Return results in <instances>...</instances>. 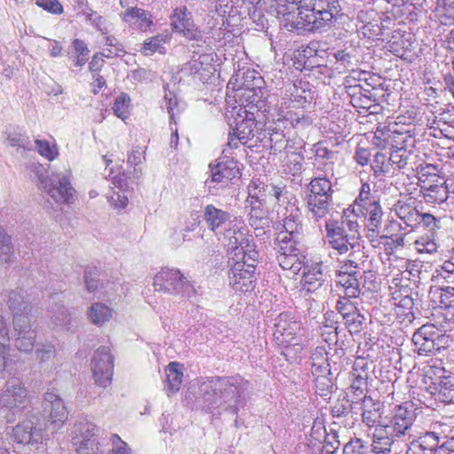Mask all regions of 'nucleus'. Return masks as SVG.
Returning <instances> with one entry per match:
<instances>
[{"instance_id": "nucleus-1", "label": "nucleus", "mask_w": 454, "mask_h": 454, "mask_svg": "<svg viewBox=\"0 0 454 454\" xmlns=\"http://www.w3.org/2000/svg\"><path fill=\"white\" fill-rule=\"evenodd\" d=\"M255 8L267 12H276L283 17L289 30L304 29L324 32L333 27L342 16L340 0H300L293 6L281 4L278 0H255Z\"/></svg>"}, {"instance_id": "nucleus-2", "label": "nucleus", "mask_w": 454, "mask_h": 454, "mask_svg": "<svg viewBox=\"0 0 454 454\" xmlns=\"http://www.w3.org/2000/svg\"><path fill=\"white\" fill-rule=\"evenodd\" d=\"M249 382L240 377H213L200 385L203 408L214 415H235L243 403Z\"/></svg>"}, {"instance_id": "nucleus-3", "label": "nucleus", "mask_w": 454, "mask_h": 454, "mask_svg": "<svg viewBox=\"0 0 454 454\" xmlns=\"http://www.w3.org/2000/svg\"><path fill=\"white\" fill-rule=\"evenodd\" d=\"M29 403L28 390L19 378L8 379L0 389V412L7 423H13Z\"/></svg>"}, {"instance_id": "nucleus-4", "label": "nucleus", "mask_w": 454, "mask_h": 454, "mask_svg": "<svg viewBox=\"0 0 454 454\" xmlns=\"http://www.w3.org/2000/svg\"><path fill=\"white\" fill-rule=\"evenodd\" d=\"M223 236L231 260L245 259L252 254L259 255L254 239L248 234L246 224L237 217H233L230 226L224 228Z\"/></svg>"}, {"instance_id": "nucleus-5", "label": "nucleus", "mask_w": 454, "mask_h": 454, "mask_svg": "<svg viewBox=\"0 0 454 454\" xmlns=\"http://www.w3.org/2000/svg\"><path fill=\"white\" fill-rule=\"evenodd\" d=\"M273 327L274 340L278 346L285 347L287 350L293 348L295 353L302 350L305 329L292 314L280 313L274 319Z\"/></svg>"}, {"instance_id": "nucleus-6", "label": "nucleus", "mask_w": 454, "mask_h": 454, "mask_svg": "<svg viewBox=\"0 0 454 454\" xmlns=\"http://www.w3.org/2000/svg\"><path fill=\"white\" fill-rule=\"evenodd\" d=\"M259 255L248 254L245 259L231 260L229 270L230 286L236 292L247 293L255 286V268Z\"/></svg>"}, {"instance_id": "nucleus-7", "label": "nucleus", "mask_w": 454, "mask_h": 454, "mask_svg": "<svg viewBox=\"0 0 454 454\" xmlns=\"http://www.w3.org/2000/svg\"><path fill=\"white\" fill-rule=\"evenodd\" d=\"M416 419L415 409L411 403L406 402L394 408L392 416L385 418L380 424L398 440L411 437L412 426Z\"/></svg>"}, {"instance_id": "nucleus-8", "label": "nucleus", "mask_w": 454, "mask_h": 454, "mask_svg": "<svg viewBox=\"0 0 454 454\" xmlns=\"http://www.w3.org/2000/svg\"><path fill=\"white\" fill-rule=\"evenodd\" d=\"M170 20L175 33L182 35L187 40L196 42L198 46L205 43L202 32L195 25L192 14L186 6L176 7L170 15Z\"/></svg>"}, {"instance_id": "nucleus-9", "label": "nucleus", "mask_w": 454, "mask_h": 454, "mask_svg": "<svg viewBox=\"0 0 454 454\" xmlns=\"http://www.w3.org/2000/svg\"><path fill=\"white\" fill-rule=\"evenodd\" d=\"M12 437L17 443L35 446L42 443L46 434L39 418L31 415L13 427Z\"/></svg>"}, {"instance_id": "nucleus-10", "label": "nucleus", "mask_w": 454, "mask_h": 454, "mask_svg": "<svg viewBox=\"0 0 454 454\" xmlns=\"http://www.w3.org/2000/svg\"><path fill=\"white\" fill-rule=\"evenodd\" d=\"M43 192L57 204H73L75 200V190L70 182V172L56 174L45 183Z\"/></svg>"}, {"instance_id": "nucleus-11", "label": "nucleus", "mask_w": 454, "mask_h": 454, "mask_svg": "<svg viewBox=\"0 0 454 454\" xmlns=\"http://www.w3.org/2000/svg\"><path fill=\"white\" fill-rule=\"evenodd\" d=\"M326 243L339 254H348V257H353L360 253V245L354 242L343 233V230L340 229L339 222L329 219L325 222Z\"/></svg>"}, {"instance_id": "nucleus-12", "label": "nucleus", "mask_w": 454, "mask_h": 454, "mask_svg": "<svg viewBox=\"0 0 454 454\" xmlns=\"http://www.w3.org/2000/svg\"><path fill=\"white\" fill-rule=\"evenodd\" d=\"M91 369L95 383L101 387H107L112 381L114 371V357L108 347H99L93 354Z\"/></svg>"}, {"instance_id": "nucleus-13", "label": "nucleus", "mask_w": 454, "mask_h": 454, "mask_svg": "<svg viewBox=\"0 0 454 454\" xmlns=\"http://www.w3.org/2000/svg\"><path fill=\"white\" fill-rule=\"evenodd\" d=\"M44 411H49V421L51 432L59 430L67 419V411L63 401L52 392H47L43 401Z\"/></svg>"}, {"instance_id": "nucleus-14", "label": "nucleus", "mask_w": 454, "mask_h": 454, "mask_svg": "<svg viewBox=\"0 0 454 454\" xmlns=\"http://www.w3.org/2000/svg\"><path fill=\"white\" fill-rule=\"evenodd\" d=\"M16 334L15 347L22 352H30L35 341V331L32 328L30 317H16L13 319Z\"/></svg>"}, {"instance_id": "nucleus-15", "label": "nucleus", "mask_w": 454, "mask_h": 454, "mask_svg": "<svg viewBox=\"0 0 454 454\" xmlns=\"http://www.w3.org/2000/svg\"><path fill=\"white\" fill-rule=\"evenodd\" d=\"M184 277L179 270L162 268L153 278V287L155 291L176 296Z\"/></svg>"}, {"instance_id": "nucleus-16", "label": "nucleus", "mask_w": 454, "mask_h": 454, "mask_svg": "<svg viewBox=\"0 0 454 454\" xmlns=\"http://www.w3.org/2000/svg\"><path fill=\"white\" fill-rule=\"evenodd\" d=\"M314 153V166L323 175L334 176L333 168L337 160V152L328 149L323 142L313 145L311 149Z\"/></svg>"}, {"instance_id": "nucleus-17", "label": "nucleus", "mask_w": 454, "mask_h": 454, "mask_svg": "<svg viewBox=\"0 0 454 454\" xmlns=\"http://www.w3.org/2000/svg\"><path fill=\"white\" fill-rule=\"evenodd\" d=\"M203 217L207 228L215 234L223 233L224 228H228L232 220L230 213L217 208L212 204L205 207Z\"/></svg>"}, {"instance_id": "nucleus-18", "label": "nucleus", "mask_w": 454, "mask_h": 454, "mask_svg": "<svg viewBox=\"0 0 454 454\" xmlns=\"http://www.w3.org/2000/svg\"><path fill=\"white\" fill-rule=\"evenodd\" d=\"M248 196L260 203L269 199L280 200L283 189L272 184H265L260 178H253L247 187Z\"/></svg>"}, {"instance_id": "nucleus-19", "label": "nucleus", "mask_w": 454, "mask_h": 454, "mask_svg": "<svg viewBox=\"0 0 454 454\" xmlns=\"http://www.w3.org/2000/svg\"><path fill=\"white\" fill-rule=\"evenodd\" d=\"M99 428L89 421L86 418L81 417L74 423L71 430V437L74 445L83 443L88 440H99L98 438Z\"/></svg>"}, {"instance_id": "nucleus-20", "label": "nucleus", "mask_w": 454, "mask_h": 454, "mask_svg": "<svg viewBox=\"0 0 454 454\" xmlns=\"http://www.w3.org/2000/svg\"><path fill=\"white\" fill-rule=\"evenodd\" d=\"M325 281L322 270V262L305 263L302 273V287L308 293H312L322 286Z\"/></svg>"}, {"instance_id": "nucleus-21", "label": "nucleus", "mask_w": 454, "mask_h": 454, "mask_svg": "<svg viewBox=\"0 0 454 454\" xmlns=\"http://www.w3.org/2000/svg\"><path fill=\"white\" fill-rule=\"evenodd\" d=\"M359 404L363 410V422L367 427L376 428L378 425L384 423V419H381L382 404L380 402H374L372 397L364 395Z\"/></svg>"}, {"instance_id": "nucleus-22", "label": "nucleus", "mask_w": 454, "mask_h": 454, "mask_svg": "<svg viewBox=\"0 0 454 454\" xmlns=\"http://www.w3.org/2000/svg\"><path fill=\"white\" fill-rule=\"evenodd\" d=\"M7 304L13 314V319L16 317H29L31 301L23 289L16 288L10 291Z\"/></svg>"}, {"instance_id": "nucleus-23", "label": "nucleus", "mask_w": 454, "mask_h": 454, "mask_svg": "<svg viewBox=\"0 0 454 454\" xmlns=\"http://www.w3.org/2000/svg\"><path fill=\"white\" fill-rule=\"evenodd\" d=\"M367 364L363 358H357L353 365L351 378L352 382L349 387V391L353 394L354 398L359 402L358 397L363 395L364 390L367 386Z\"/></svg>"}, {"instance_id": "nucleus-24", "label": "nucleus", "mask_w": 454, "mask_h": 454, "mask_svg": "<svg viewBox=\"0 0 454 454\" xmlns=\"http://www.w3.org/2000/svg\"><path fill=\"white\" fill-rule=\"evenodd\" d=\"M62 294H53L51 295V306L49 311L51 319L54 325L69 329L72 317L67 309L62 303Z\"/></svg>"}, {"instance_id": "nucleus-25", "label": "nucleus", "mask_w": 454, "mask_h": 454, "mask_svg": "<svg viewBox=\"0 0 454 454\" xmlns=\"http://www.w3.org/2000/svg\"><path fill=\"white\" fill-rule=\"evenodd\" d=\"M398 441L392 434L382 426L378 425L372 434V442L370 445V451L374 454H389L395 442Z\"/></svg>"}, {"instance_id": "nucleus-26", "label": "nucleus", "mask_w": 454, "mask_h": 454, "mask_svg": "<svg viewBox=\"0 0 454 454\" xmlns=\"http://www.w3.org/2000/svg\"><path fill=\"white\" fill-rule=\"evenodd\" d=\"M122 20L129 26L146 31L153 25L152 15L149 12L137 8L130 7L120 14Z\"/></svg>"}, {"instance_id": "nucleus-27", "label": "nucleus", "mask_w": 454, "mask_h": 454, "mask_svg": "<svg viewBox=\"0 0 454 454\" xmlns=\"http://www.w3.org/2000/svg\"><path fill=\"white\" fill-rule=\"evenodd\" d=\"M359 212L366 218L368 237L372 239L376 238L380 233L383 215L380 202H372L370 206L360 209Z\"/></svg>"}, {"instance_id": "nucleus-28", "label": "nucleus", "mask_w": 454, "mask_h": 454, "mask_svg": "<svg viewBox=\"0 0 454 454\" xmlns=\"http://www.w3.org/2000/svg\"><path fill=\"white\" fill-rule=\"evenodd\" d=\"M331 175L317 174L309 184L308 196L333 200L334 192L333 189Z\"/></svg>"}, {"instance_id": "nucleus-29", "label": "nucleus", "mask_w": 454, "mask_h": 454, "mask_svg": "<svg viewBox=\"0 0 454 454\" xmlns=\"http://www.w3.org/2000/svg\"><path fill=\"white\" fill-rule=\"evenodd\" d=\"M420 192L423 194V198L427 203L429 204H441L448 200V190L444 182L433 184H422L420 187Z\"/></svg>"}, {"instance_id": "nucleus-30", "label": "nucleus", "mask_w": 454, "mask_h": 454, "mask_svg": "<svg viewBox=\"0 0 454 454\" xmlns=\"http://www.w3.org/2000/svg\"><path fill=\"white\" fill-rule=\"evenodd\" d=\"M306 256L298 250L297 253L278 254L277 260L284 270H289L293 276L297 275L305 264Z\"/></svg>"}, {"instance_id": "nucleus-31", "label": "nucleus", "mask_w": 454, "mask_h": 454, "mask_svg": "<svg viewBox=\"0 0 454 454\" xmlns=\"http://www.w3.org/2000/svg\"><path fill=\"white\" fill-rule=\"evenodd\" d=\"M333 200L325 198H317L312 196L306 197V204L309 216L314 221H319L325 218L330 211V205Z\"/></svg>"}, {"instance_id": "nucleus-32", "label": "nucleus", "mask_w": 454, "mask_h": 454, "mask_svg": "<svg viewBox=\"0 0 454 454\" xmlns=\"http://www.w3.org/2000/svg\"><path fill=\"white\" fill-rule=\"evenodd\" d=\"M285 210L286 213L283 218L284 231L281 232H286V234L300 238L302 230L300 210L294 206L290 209L286 207Z\"/></svg>"}, {"instance_id": "nucleus-33", "label": "nucleus", "mask_w": 454, "mask_h": 454, "mask_svg": "<svg viewBox=\"0 0 454 454\" xmlns=\"http://www.w3.org/2000/svg\"><path fill=\"white\" fill-rule=\"evenodd\" d=\"M256 124L254 114L246 111L245 118L238 122L236 129H233L240 144L247 145L255 136Z\"/></svg>"}, {"instance_id": "nucleus-34", "label": "nucleus", "mask_w": 454, "mask_h": 454, "mask_svg": "<svg viewBox=\"0 0 454 454\" xmlns=\"http://www.w3.org/2000/svg\"><path fill=\"white\" fill-rule=\"evenodd\" d=\"M336 285L342 290V295L356 298L361 294L358 277L356 275H336Z\"/></svg>"}, {"instance_id": "nucleus-35", "label": "nucleus", "mask_w": 454, "mask_h": 454, "mask_svg": "<svg viewBox=\"0 0 454 454\" xmlns=\"http://www.w3.org/2000/svg\"><path fill=\"white\" fill-rule=\"evenodd\" d=\"M434 18L443 26L454 24V0H437L434 11Z\"/></svg>"}, {"instance_id": "nucleus-36", "label": "nucleus", "mask_w": 454, "mask_h": 454, "mask_svg": "<svg viewBox=\"0 0 454 454\" xmlns=\"http://www.w3.org/2000/svg\"><path fill=\"white\" fill-rule=\"evenodd\" d=\"M299 237H294L286 232H278L275 239L274 249L277 254L297 253L300 250L297 247Z\"/></svg>"}, {"instance_id": "nucleus-37", "label": "nucleus", "mask_w": 454, "mask_h": 454, "mask_svg": "<svg viewBox=\"0 0 454 454\" xmlns=\"http://www.w3.org/2000/svg\"><path fill=\"white\" fill-rule=\"evenodd\" d=\"M395 211L396 215L403 221V223L410 227L418 225L419 211L411 204L398 201L395 205Z\"/></svg>"}, {"instance_id": "nucleus-38", "label": "nucleus", "mask_w": 454, "mask_h": 454, "mask_svg": "<svg viewBox=\"0 0 454 454\" xmlns=\"http://www.w3.org/2000/svg\"><path fill=\"white\" fill-rule=\"evenodd\" d=\"M435 400L442 403H454V374L443 376L437 391L434 393Z\"/></svg>"}, {"instance_id": "nucleus-39", "label": "nucleus", "mask_w": 454, "mask_h": 454, "mask_svg": "<svg viewBox=\"0 0 454 454\" xmlns=\"http://www.w3.org/2000/svg\"><path fill=\"white\" fill-rule=\"evenodd\" d=\"M88 317L93 325L101 326L113 317V310L101 302H96L90 307Z\"/></svg>"}, {"instance_id": "nucleus-40", "label": "nucleus", "mask_w": 454, "mask_h": 454, "mask_svg": "<svg viewBox=\"0 0 454 454\" xmlns=\"http://www.w3.org/2000/svg\"><path fill=\"white\" fill-rule=\"evenodd\" d=\"M428 327H419L412 335V343L416 348L417 353L419 356H429L434 353V351L440 349L439 342H423V339L420 338L421 334H427L426 332Z\"/></svg>"}, {"instance_id": "nucleus-41", "label": "nucleus", "mask_w": 454, "mask_h": 454, "mask_svg": "<svg viewBox=\"0 0 454 454\" xmlns=\"http://www.w3.org/2000/svg\"><path fill=\"white\" fill-rule=\"evenodd\" d=\"M180 364L176 362H171L166 369V380L168 383V395L176 393L183 381V372Z\"/></svg>"}, {"instance_id": "nucleus-42", "label": "nucleus", "mask_w": 454, "mask_h": 454, "mask_svg": "<svg viewBox=\"0 0 454 454\" xmlns=\"http://www.w3.org/2000/svg\"><path fill=\"white\" fill-rule=\"evenodd\" d=\"M360 403L356 398H349L347 393L342 398H339L334 405L332 407V414L333 417H346L352 412L355 405Z\"/></svg>"}, {"instance_id": "nucleus-43", "label": "nucleus", "mask_w": 454, "mask_h": 454, "mask_svg": "<svg viewBox=\"0 0 454 454\" xmlns=\"http://www.w3.org/2000/svg\"><path fill=\"white\" fill-rule=\"evenodd\" d=\"M446 435L438 433L436 430L427 432L424 435L415 440L422 448L427 449V451L432 454L441 445L442 439H445Z\"/></svg>"}, {"instance_id": "nucleus-44", "label": "nucleus", "mask_w": 454, "mask_h": 454, "mask_svg": "<svg viewBox=\"0 0 454 454\" xmlns=\"http://www.w3.org/2000/svg\"><path fill=\"white\" fill-rule=\"evenodd\" d=\"M286 153V155L283 160L284 171L294 176L301 174L303 166V156L300 153H290V151Z\"/></svg>"}, {"instance_id": "nucleus-45", "label": "nucleus", "mask_w": 454, "mask_h": 454, "mask_svg": "<svg viewBox=\"0 0 454 454\" xmlns=\"http://www.w3.org/2000/svg\"><path fill=\"white\" fill-rule=\"evenodd\" d=\"M164 107L167 109L170 121L176 123V116L184 109V104L180 102L176 94L172 91H168L164 96Z\"/></svg>"}, {"instance_id": "nucleus-46", "label": "nucleus", "mask_w": 454, "mask_h": 454, "mask_svg": "<svg viewBox=\"0 0 454 454\" xmlns=\"http://www.w3.org/2000/svg\"><path fill=\"white\" fill-rule=\"evenodd\" d=\"M411 153L403 147H397L391 152L389 155V164L391 166L393 175L395 170L403 169L408 165Z\"/></svg>"}, {"instance_id": "nucleus-47", "label": "nucleus", "mask_w": 454, "mask_h": 454, "mask_svg": "<svg viewBox=\"0 0 454 454\" xmlns=\"http://www.w3.org/2000/svg\"><path fill=\"white\" fill-rule=\"evenodd\" d=\"M7 142L10 146L16 148L17 152L30 151L33 149V143L29 137L20 132H10L7 137Z\"/></svg>"}, {"instance_id": "nucleus-48", "label": "nucleus", "mask_w": 454, "mask_h": 454, "mask_svg": "<svg viewBox=\"0 0 454 454\" xmlns=\"http://www.w3.org/2000/svg\"><path fill=\"white\" fill-rule=\"evenodd\" d=\"M389 157H387L382 153H377L374 155L372 168L376 176L393 175V171L390 166Z\"/></svg>"}, {"instance_id": "nucleus-49", "label": "nucleus", "mask_w": 454, "mask_h": 454, "mask_svg": "<svg viewBox=\"0 0 454 454\" xmlns=\"http://www.w3.org/2000/svg\"><path fill=\"white\" fill-rule=\"evenodd\" d=\"M167 39L168 36L164 35H158L147 39L143 45V54L148 56L156 51L162 52L163 44L167 42Z\"/></svg>"}, {"instance_id": "nucleus-50", "label": "nucleus", "mask_w": 454, "mask_h": 454, "mask_svg": "<svg viewBox=\"0 0 454 454\" xmlns=\"http://www.w3.org/2000/svg\"><path fill=\"white\" fill-rule=\"evenodd\" d=\"M370 445L361 438H352L344 445L343 454H369Z\"/></svg>"}, {"instance_id": "nucleus-51", "label": "nucleus", "mask_w": 454, "mask_h": 454, "mask_svg": "<svg viewBox=\"0 0 454 454\" xmlns=\"http://www.w3.org/2000/svg\"><path fill=\"white\" fill-rule=\"evenodd\" d=\"M129 103L130 98L127 94L121 93L118 96L113 106L114 114L123 121L126 120L129 114Z\"/></svg>"}, {"instance_id": "nucleus-52", "label": "nucleus", "mask_w": 454, "mask_h": 454, "mask_svg": "<svg viewBox=\"0 0 454 454\" xmlns=\"http://www.w3.org/2000/svg\"><path fill=\"white\" fill-rule=\"evenodd\" d=\"M346 327L351 334L358 333L363 329L364 317L358 309L343 318Z\"/></svg>"}, {"instance_id": "nucleus-53", "label": "nucleus", "mask_w": 454, "mask_h": 454, "mask_svg": "<svg viewBox=\"0 0 454 454\" xmlns=\"http://www.w3.org/2000/svg\"><path fill=\"white\" fill-rule=\"evenodd\" d=\"M199 291L200 287H196L193 284L187 280L185 277H184L180 285V288L176 296L190 300L192 302H197L198 295L200 294Z\"/></svg>"}, {"instance_id": "nucleus-54", "label": "nucleus", "mask_w": 454, "mask_h": 454, "mask_svg": "<svg viewBox=\"0 0 454 454\" xmlns=\"http://www.w3.org/2000/svg\"><path fill=\"white\" fill-rule=\"evenodd\" d=\"M340 229H342L343 233H347V236L354 242H357L360 238L359 224L356 219H349L347 216L343 217L341 223H339Z\"/></svg>"}, {"instance_id": "nucleus-55", "label": "nucleus", "mask_w": 454, "mask_h": 454, "mask_svg": "<svg viewBox=\"0 0 454 454\" xmlns=\"http://www.w3.org/2000/svg\"><path fill=\"white\" fill-rule=\"evenodd\" d=\"M270 140L271 143V153L277 154L278 153H281L282 150H284L285 153L289 151V141L285 139V135L283 132L273 130V132L270 134Z\"/></svg>"}, {"instance_id": "nucleus-56", "label": "nucleus", "mask_w": 454, "mask_h": 454, "mask_svg": "<svg viewBox=\"0 0 454 454\" xmlns=\"http://www.w3.org/2000/svg\"><path fill=\"white\" fill-rule=\"evenodd\" d=\"M316 393L322 396H328L333 389V376H320L314 380Z\"/></svg>"}, {"instance_id": "nucleus-57", "label": "nucleus", "mask_w": 454, "mask_h": 454, "mask_svg": "<svg viewBox=\"0 0 454 454\" xmlns=\"http://www.w3.org/2000/svg\"><path fill=\"white\" fill-rule=\"evenodd\" d=\"M12 254L13 247L12 245V239L0 225V258L2 261L7 262L10 261Z\"/></svg>"}, {"instance_id": "nucleus-58", "label": "nucleus", "mask_w": 454, "mask_h": 454, "mask_svg": "<svg viewBox=\"0 0 454 454\" xmlns=\"http://www.w3.org/2000/svg\"><path fill=\"white\" fill-rule=\"evenodd\" d=\"M28 169L30 178L40 184L43 190L44 184L50 182L46 168L40 163L33 162L29 165Z\"/></svg>"}, {"instance_id": "nucleus-59", "label": "nucleus", "mask_w": 454, "mask_h": 454, "mask_svg": "<svg viewBox=\"0 0 454 454\" xmlns=\"http://www.w3.org/2000/svg\"><path fill=\"white\" fill-rule=\"evenodd\" d=\"M76 446L77 454H105L103 445L99 440H88Z\"/></svg>"}, {"instance_id": "nucleus-60", "label": "nucleus", "mask_w": 454, "mask_h": 454, "mask_svg": "<svg viewBox=\"0 0 454 454\" xmlns=\"http://www.w3.org/2000/svg\"><path fill=\"white\" fill-rule=\"evenodd\" d=\"M350 299L351 298L346 295L339 294V299L336 302L335 309L340 314L342 318L357 309L356 306L350 301Z\"/></svg>"}, {"instance_id": "nucleus-61", "label": "nucleus", "mask_w": 454, "mask_h": 454, "mask_svg": "<svg viewBox=\"0 0 454 454\" xmlns=\"http://www.w3.org/2000/svg\"><path fill=\"white\" fill-rule=\"evenodd\" d=\"M35 359L40 363L49 361L55 355V347L51 343H38L35 346Z\"/></svg>"}, {"instance_id": "nucleus-62", "label": "nucleus", "mask_w": 454, "mask_h": 454, "mask_svg": "<svg viewBox=\"0 0 454 454\" xmlns=\"http://www.w3.org/2000/svg\"><path fill=\"white\" fill-rule=\"evenodd\" d=\"M286 120H288L293 128L297 130H303L312 124V119L304 114H290Z\"/></svg>"}, {"instance_id": "nucleus-63", "label": "nucleus", "mask_w": 454, "mask_h": 454, "mask_svg": "<svg viewBox=\"0 0 454 454\" xmlns=\"http://www.w3.org/2000/svg\"><path fill=\"white\" fill-rule=\"evenodd\" d=\"M337 67L336 68H348L353 66L354 56L347 50H338L333 54Z\"/></svg>"}, {"instance_id": "nucleus-64", "label": "nucleus", "mask_w": 454, "mask_h": 454, "mask_svg": "<svg viewBox=\"0 0 454 454\" xmlns=\"http://www.w3.org/2000/svg\"><path fill=\"white\" fill-rule=\"evenodd\" d=\"M112 449L109 454H131L132 450L128 443L121 439L118 434L111 436Z\"/></svg>"}]
</instances>
